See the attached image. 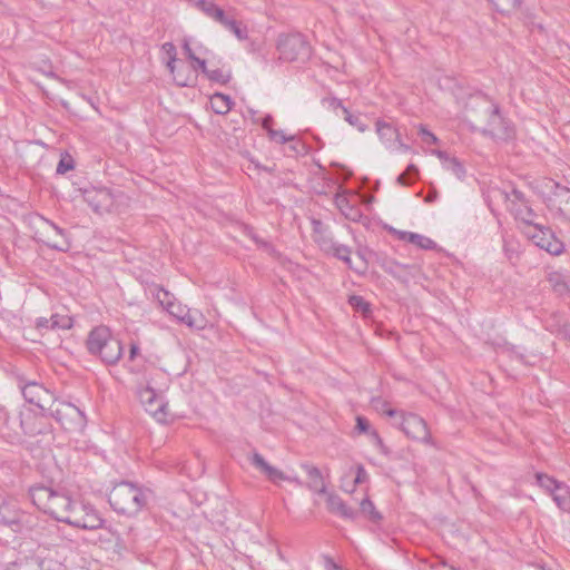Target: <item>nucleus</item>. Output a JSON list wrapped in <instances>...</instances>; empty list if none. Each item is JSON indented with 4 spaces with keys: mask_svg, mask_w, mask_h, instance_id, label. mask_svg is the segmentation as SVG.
Masks as SVG:
<instances>
[{
    "mask_svg": "<svg viewBox=\"0 0 570 570\" xmlns=\"http://www.w3.org/2000/svg\"><path fill=\"white\" fill-rule=\"evenodd\" d=\"M548 282L550 283L553 291L559 295H563L569 292V286L564 281L563 275L560 273L554 272L549 274Z\"/></svg>",
    "mask_w": 570,
    "mask_h": 570,
    "instance_id": "c756f323",
    "label": "nucleus"
},
{
    "mask_svg": "<svg viewBox=\"0 0 570 570\" xmlns=\"http://www.w3.org/2000/svg\"><path fill=\"white\" fill-rule=\"evenodd\" d=\"M234 12L233 10L225 11L224 9H220L218 12H216L214 21L226 28V26L230 22V20L234 18L232 14Z\"/></svg>",
    "mask_w": 570,
    "mask_h": 570,
    "instance_id": "49530a36",
    "label": "nucleus"
},
{
    "mask_svg": "<svg viewBox=\"0 0 570 570\" xmlns=\"http://www.w3.org/2000/svg\"><path fill=\"white\" fill-rule=\"evenodd\" d=\"M234 105L232 98L227 95L216 92L210 97V106L215 114L226 115Z\"/></svg>",
    "mask_w": 570,
    "mask_h": 570,
    "instance_id": "b1692460",
    "label": "nucleus"
},
{
    "mask_svg": "<svg viewBox=\"0 0 570 570\" xmlns=\"http://www.w3.org/2000/svg\"><path fill=\"white\" fill-rule=\"evenodd\" d=\"M139 355V347L137 344L130 345L129 356H128V363H134L136 358Z\"/></svg>",
    "mask_w": 570,
    "mask_h": 570,
    "instance_id": "13d9d810",
    "label": "nucleus"
},
{
    "mask_svg": "<svg viewBox=\"0 0 570 570\" xmlns=\"http://www.w3.org/2000/svg\"><path fill=\"white\" fill-rule=\"evenodd\" d=\"M78 502L65 490H55L45 513L59 522L70 521V514Z\"/></svg>",
    "mask_w": 570,
    "mask_h": 570,
    "instance_id": "1a4fd4ad",
    "label": "nucleus"
},
{
    "mask_svg": "<svg viewBox=\"0 0 570 570\" xmlns=\"http://www.w3.org/2000/svg\"><path fill=\"white\" fill-rule=\"evenodd\" d=\"M432 154L435 155L443 165V168L451 171L459 179H463L465 176L464 165L456 158L450 156L446 151L434 149Z\"/></svg>",
    "mask_w": 570,
    "mask_h": 570,
    "instance_id": "dca6fc26",
    "label": "nucleus"
},
{
    "mask_svg": "<svg viewBox=\"0 0 570 570\" xmlns=\"http://www.w3.org/2000/svg\"><path fill=\"white\" fill-rule=\"evenodd\" d=\"M556 504L564 512H570V487L560 482L552 492Z\"/></svg>",
    "mask_w": 570,
    "mask_h": 570,
    "instance_id": "4be33fe9",
    "label": "nucleus"
},
{
    "mask_svg": "<svg viewBox=\"0 0 570 570\" xmlns=\"http://www.w3.org/2000/svg\"><path fill=\"white\" fill-rule=\"evenodd\" d=\"M401 430L406 436L433 445V440L428 429L426 422L414 413L402 415Z\"/></svg>",
    "mask_w": 570,
    "mask_h": 570,
    "instance_id": "9d476101",
    "label": "nucleus"
},
{
    "mask_svg": "<svg viewBox=\"0 0 570 570\" xmlns=\"http://www.w3.org/2000/svg\"><path fill=\"white\" fill-rule=\"evenodd\" d=\"M391 232L396 235V237L400 240H404L406 243L413 244L422 249H434L436 247V244L431 238L423 236L421 234L406 232V230H399L395 228H391Z\"/></svg>",
    "mask_w": 570,
    "mask_h": 570,
    "instance_id": "2eb2a0df",
    "label": "nucleus"
},
{
    "mask_svg": "<svg viewBox=\"0 0 570 570\" xmlns=\"http://www.w3.org/2000/svg\"><path fill=\"white\" fill-rule=\"evenodd\" d=\"M183 50L190 61L197 60V57L194 53L193 49L190 48L188 40H184Z\"/></svg>",
    "mask_w": 570,
    "mask_h": 570,
    "instance_id": "4d7b16f0",
    "label": "nucleus"
},
{
    "mask_svg": "<svg viewBox=\"0 0 570 570\" xmlns=\"http://www.w3.org/2000/svg\"><path fill=\"white\" fill-rule=\"evenodd\" d=\"M149 293L164 309H167L175 302L174 295L158 285L150 286Z\"/></svg>",
    "mask_w": 570,
    "mask_h": 570,
    "instance_id": "a878e982",
    "label": "nucleus"
},
{
    "mask_svg": "<svg viewBox=\"0 0 570 570\" xmlns=\"http://www.w3.org/2000/svg\"><path fill=\"white\" fill-rule=\"evenodd\" d=\"M105 520L99 512L90 504L78 502L70 514V524L83 530H97L104 527Z\"/></svg>",
    "mask_w": 570,
    "mask_h": 570,
    "instance_id": "0eeeda50",
    "label": "nucleus"
},
{
    "mask_svg": "<svg viewBox=\"0 0 570 570\" xmlns=\"http://www.w3.org/2000/svg\"><path fill=\"white\" fill-rule=\"evenodd\" d=\"M351 253L352 252L348 246L333 242L332 248L326 254H331L337 259L343 261L348 266V268L360 271L357 267L352 265Z\"/></svg>",
    "mask_w": 570,
    "mask_h": 570,
    "instance_id": "393cba45",
    "label": "nucleus"
},
{
    "mask_svg": "<svg viewBox=\"0 0 570 570\" xmlns=\"http://www.w3.org/2000/svg\"><path fill=\"white\" fill-rule=\"evenodd\" d=\"M180 322L189 327L202 328V325L198 324L197 318L190 313L189 309H187L186 313L181 316Z\"/></svg>",
    "mask_w": 570,
    "mask_h": 570,
    "instance_id": "8fccbe9b",
    "label": "nucleus"
},
{
    "mask_svg": "<svg viewBox=\"0 0 570 570\" xmlns=\"http://www.w3.org/2000/svg\"><path fill=\"white\" fill-rule=\"evenodd\" d=\"M348 304L355 312L361 313L364 317L371 314V305L362 296L351 295L348 297Z\"/></svg>",
    "mask_w": 570,
    "mask_h": 570,
    "instance_id": "c85d7f7f",
    "label": "nucleus"
},
{
    "mask_svg": "<svg viewBox=\"0 0 570 570\" xmlns=\"http://www.w3.org/2000/svg\"><path fill=\"white\" fill-rule=\"evenodd\" d=\"M323 229H324L323 223L321 220L314 219L313 220V232H314L313 237L316 236L317 234L324 232Z\"/></svg>",
    "mask_w": 570,
    "mask_h": 570,
    "instance_id": "e2e57ef3",
    "label": "nucleus"
},
{
    "mask_svg": "<svg viewBox=\"0 0 570 570\" xmlns=\"http://www.w3.org/2000/svg\"><path fill=\"white\" fill-rule=\"evenodd\" d=\"M207 78L210 81L218 82L220 85H225L230 80L232 75L229 71L226 72L223 69H210L207 72Z\"/></svg>",
    "mask_w": 570,
    "mask_h": 570,
    "instance_id": "f704fd0d",
    "label": "nucleus"
},
{
    "mask_svg": "<svg viewBox=\"0 0 570 570\" xmlns=\"http://www.w3.org/2000/svg\"><path fill=\"white\" fill-rule=\"evenodd\" d=\"M88 352L98 357L106 365H115L124 353L120 340L115 337L111 331L104 325L92 328L86 340Z\"/></svg>",
    "mask_w": 570,
    "mask_h": 570,
    "instance_id": "7ed1b4c3",
    "label": "nucleus"
},
{
    "mask_svg": "<svg viewBox=\"0 0 570 570\" xmlns=\"http://www.w3.org/2000/svg\"><path fill=\"white\" fill-rule=\"evenodd\" d=\"M277 50L282 60L305 62L312 56V48L302 33L281 35L277 40Z\"/></svg>",
    "mask_w": 570,
    "mask_h": 570,
    "instance_id": "20e7f679",
    "label": "nucleus"
},
{
    "mask_svg": "<svg viewBox=\"0 0 570 570\" xmlns=\"http://www.w3.org/2000/svg\"><path fill=\"white\" fill-rule=\"evenodd\" d=\"M71 327V320L66 316H61L59 314L51 315V324L50 328H62L67 330Z\"/></svg>",
    "mask_w": 570,
    "mask_h": 570,
    "instance_id": "a19ab883",
    "label": "nucleus"
},
{
    "mask_svg": "<svg viewBox=\"0 0 570 570\" xmlns=\"http://www.w3.org/2000/svg\"><path fill=\"white\" fill-rule=\"evenodd\" d=\"M220 9H222V8L217 6V7H216V8H214L210 12H208L206 16H207L208 18H210L212 20H214V19H215V16H216V12H218Z\"/></svg>",
    "mask_w": 570,
    "mask_h": 570,
    "instance_id": "338daca9",
    "label": "nucleus"
},
{
    "mask_svg": "<svg viewBox=\"0 0 570 570\" xmlns=\"http://www.w3.org/2000/svg\"><path fill=\"white\" fill-rule=\"evenodd\" d=\"M344 119L353 127L357 128L358 131L364 132L366 130V125L363 124L360 115H354L348 111L347 108H343Z\"/></svg>",
    "mask_w": 570,
    "mask_h": 570,
    "instance_id": "e433bc0d",
    "label": "nucleus"
},
{
    "mask_svg": "<svg viewBox=\"0 0 570 570\" xmlns=\"http://www.w3.org/2000/svg\"><path fill=\"white\" fill-rule=\"evenodd\" d=\"M435 199H436V193H435V191H433V193H430V194L426 196L425 202H428V203H432V202H434Z\"/></svg>",
    "mask_w": 570,
    "mask_h": 570,
    "instance_id": "774afa93",
    "label": "nucleus"
},
{
    "mask_svg": "<svg viewBox=\"0 0 570 570\" xmlns=\"http://www.w3.org/2000/svg\"><path fill=\"white\" fill-rule=\"evenodd\" d=\"M18 383L24 400L42 407L41 400L47 394V390L36 381H26L23 377H19Z\"/></svg>",
    "mask_w": 570,
    "mask_h": 570,
    "instance_id": "4468645a",
    "label": "nucleus"
},
{
    "mask_svg": "<svg viewBox=\"0 0 570 570\" xmlns=\"http://www.w3.org/2000/svg\"><path fill=\"white\" fill-rule=\"evenodd\" d=\"M419 135L425 144L432 145L438 142V138L425 126L420 125Z\"/></svg>",
    "mask_w": 570,
    "mask_h": 570,
    "instance_id": "de8ad7c7",
    "label": "nucleus"
},
{
    "mask_svg": "<svg viewBox=\"0 0 570 570\" xmlns=\"http://www.w3.org/2000/svg\"><path fill=\"white\" fill-rule=\"evenodd\" d=\"M171 316L176 317L178 321L181 320V316L186 313V308L183 307L180 304L173 303L171 306H169L166 309Z\"/></svg>",
    "mask_w": 570,
    "mask_h": 570,
    "instance_id": "3c124183",
    "label": "nucleus"
},
{
    "mask_svg": "<svg viewBox=\"0 0 570 570\" xmlns=\"http://www.w3.org/2000/svg\"><path fill=\"white\" fill-rule=\"evenodd\" d=\"M302 469L306 472L309 479L307 488L317 493H325L326 487L321 470L308 463H303Z\"/></svg>",
    "mask_w": 570,
    "mask_h": 570,
    "instance_id": "aec40b11",
    "label": "nucleus"
},
{
    "mask_svg": "<svg viewBox=\"0 0 570 570\" xmlns=\"http://www.w3.org/2000/svg\"><path fill=\"white\" fill-rule=\"evenodd\" d=\"M196 6L199 10H202L205 14L210 12L214 8L217 7L214 0H195Z\"/></svg>",
    "mask_w": 570,
    "mask_h": 570,
    "instance_id": "603ef678",
    "label": "nucleus"
},
{
    "mask_svg": "<svg viewBox=\"0 0 570 570\" xmlns=\"http://www.w3.org/2000/svg\"><path fill=\"white\" fill-rule=\"evenodd\" d=\"M50 324H51V317L50 318L39 317L37 320V327H39V328H50Z\"/></svg>",
    "mask_w": 570,
    "mask_h": 570,
    "instance_id": "052dcab7",
    "label": "nucleus"
},
{
    "mask_svg": "<svg viewBox=\"0 0 570 570\" xmlns=\"http://www.w3.org/2000/svg\"><path fill=\"white\" fill-rule=\"evenodd\" d=\"M556 202L558 204V212L562 217L570 215V190L567 187H561L556 184Z\"/></svg>",
    "mask_w": 570,
    "mask_h": 570,
    "instance_id": "5701e85b",
    "label": "nucleus"
},
{
    "mask_svg": "<svg viewBox=\"0 0 570 570\" xmlns=\"http://www.w3.org/2000/svg\"><path fill=\"white\" fill-rule=\"evenodd\" d=\"M314 240L324 253H327L332 248V244L334 242V239L326 235L324 232L314 236Z\"/></svg>",
    "mask_w": 570,
    "mask_h": 570,
    "instance_id": "79ce46f5",
    "label": "nucleus"
},
{
    "mask_svg": "<svg viewBox=\"0 0 570 570\" xmlns=\"http://www.w3.org/2000/svg\"><path fill=\"white\" fill-rule=\"evenodd\" d=\"M294 141L295 144L291 145L289 148L295 153H299V147H303V145L296 139Z\"/></svg>",
    "mask_w": 570,
    "mask_h": 570,
    "instance_id": "69168bd1",
    "label": "nucleus"
},
{
    "mask_svg": "<svg viewBox=\"0 0 570 570\" xmlns=\"http://www.w3.org/2000/svg\"><path fill=\"white\" fill-rule=\"evenodd\" d=\"M375 127L376 132L385 147L393 148L396 141H399V130L392 124L380 119L376 121Z\"/></svg>",
    "mask_w": 570,
    "mask_h": 570,
    "instance_id": "f3484780",
    "label": "nucleus"
},
{
    "mask_svg": "<svg viewBox=\"0 0 570 570\" xmlns=\"http://www.w3.org/2000/svg\"><path fill=\"white\" fill-rule=\"evenodd\" d=\"M147 490L129 481L115 484L108 495L112 510L127 517L138 514L147 505Z\"/></svg>",
    "mask_w": 570,
    "mask_h": 570,
    "instance_id": "f03ea898",
    "label": "nucleus"
},
{
    "mask_svg": "<svg viewBox=\"0 0 570 570\" xmlns=\"http://www.w3.org/2000/svg\"><path fill=\"white\" fill-rule=\"evenodd\" d=\"M360 510L364 515L368 517L372 522H379L382 520V514L375 509L373 502L368 498L361 501Z\"/></svg>",
    "mask_w": 570,
    "mask_h": 570,
    "instance_id": "2f4dec72",
    "label": "nucleus"
},
{
    "mask_svg": "<svg viewBox=\"0 0 570 570\" xmlns=\"http://www.w3.org/2000/svg\"><path fill=\"white\" fill-rule=\"evenodd\" d=\"M37 570H66V567L56 558L47 556H37Z\"/></svg>",
    "mask_w": 570,
    "mask_h": 570,
    "instance_id": "bb28decb",
    "label": "nucleus"
},
{
    "mask_svg": "<svg viewBox=\"0 0 570 570\" xmlns=\"http://www.w3.org/2000/svg\"><path fill=\"white\" fill-rule=\"evenodd\" d=\"M139 399L145 406L146 412L156 417L159 422H164L167 416V403L163 396L153 387L147 386L139 393Z\"/></svg>",
    "mask_w": 570,
    "mask_h": 570,
    "instance_id": "f8f14e48",
    "label": "nucleus"
},
{
    "mask_svg": "<svg viewBox=\"0 0 570 570\" xmlns=\"http://www.w3.org/2000/svg\"><path fill=\"white\" fill-rule=\"evenodd\" d=\"M248 460L256 470L264 474L268 481L274 484H278L281 481H289L296 483L297 485H303V482L297 476L286 475L283 471L271 465L258 452H253Z\"/></svg>",
    "mask_w": 570,
    "mask_h": 570,
    "instance_id": "9b49d317",
    "label": "nucleus"
},
{
    "mask_svg": "<svg viewBox=\"0 0 570 570\" xmlns=\"http://www.w3.org/2000/svg\"><path fill=\"white\" fill-rule=\"evenodd\" d=\"M225 29L233 32L238 40H246L248 38V30L246 26L237 21L235 17L230 20Z\"/></svg>",
    "mask_w": 570,
    "mask_h": 570,
    "instance_id": "72a5a7b5",
    "label": "nucleus"
},
{
    "mask_svg": "<svg viewBox=\"0 0 570 570\" xmlns=\"http://www.w3.org/2000/svg\"><path fill=\"white\" fill-rule=\"evenodd\" d=\"M51 416L66 431H81L87 422L85 413L68 402H59L52 406Z\"/></svg>",
    "mask_w": 570,
    "mask_h": 570,
    "instance_id": "39448f33",
    "label": "nucleus"
},
{
    "mask_svg": "<svg viewBox=\"0 0 570 570\" xmlns=\"http://www.w3.org/2000/svg\"><path fill=\"white\" fill-rule=\"evenodd\" d=\"M419 176V169L415 165L413 164H410L405 171H403L402 174H400L396 178V181L400 184V185H403V186H409L411 185L412 183L415 181L416 177Z\"/></svg>",
    "mask_w": 570,
    "mask_h": 570,
    "instance_id": "473e14b6",
    "label": "nucleus"
},
{
    "mask_svg": "<svg viewBox=\"0 0 570 570\" xmlns=\"http://www.w3.org/2000/svg\"><path fill=\"white\" fill-rule=\"evenodd\" d=\"M163 49L165 50V52L169 57V60L167 62V68L169 69V71L171 73H174L176 55H177L176 47L171 42H166V43L163 45Z\"/></svg>",
    "mask_w": 570,
    "mask_h": 570,
    "instance_id": "37998d69",
    "label": "nucleus"
},
{
    "mask_svg": "<svg viewBox=\"0 0 570 570\" xmlns=\"http://www.w3.org/2000/svg\"><path fill=\"white\" fill-rule=\"evenodd\" d=\"M468 117L478 120V114H482L487 121L480 128L474 127L482 135L490 136L495 140L508 141L514 137V127L505 119L500 107L483 94H476L470 97L466 104Z\"/></svg>",
    "mask_w": 570,
    "mask_h": 570,
    "instance_id": "f257e3e1",
    "label": "nucleus"
},
{
    "mask_svg": "<svg viewBox=\"0 0 570 570\" xmlns=\"http://www.w3.org/2000/svg\"><path fill=\"white\" fill-rule=\"evenodd\" d=\"M367 476H368V475H367V472H366V470L364 469V466H363V465H361V464H360V465H357V468H356V475H355V480H354V482H355L356 484L364 483V482L366 481Z\"/></svg>",
    "mask_w": 570,
    "mask_h": 570,
    "instance_id": "5fc2aeb1",
    "label": "nucleus"
},
{
    "mask_svg": "<svg viewBox=\"0 0 570 570\" xmlns=\"http://www.w3.org/2000/svg\"><path fill=\"white\" fill-rule=\"evenodd\" d=\"M533 227V232L527 235L535 246L544 249L551 255H560L564 250V244L554 235L550 227H544L540 224L533 223L529 225Z\"/></svg>",
    "mask_w": 570,
    "mask_h": 570,
    "instance_id": "6e6552de",
    "label": "nucleus"
},
{
    "mask_svg": "<svg viewBox=\"0 0 570 570\" xmlns=\"http://www.w3.org/2000/svg\"><path fill=\"white\" fill-rule=\"evenodd\" d=\"M370 436L374 443V445L379 449V451L384 454V455H389L390 454V450L389 448L384 444L382 438L380 436L379 432L376 430H372L370 432Z\"/></svg>",
    "mask_w": 570,
    "mask_h": 570,
    "instance_id": "a18cd8bd",
    "label": "nucleus"
},
{
    "mask_svg": "<svg viewBox=\"0 0 570 570\" xmlns=\"http://www.w3.org/2000/svg\"><path fill=\"white\" fill-rule=\"evenodd\" d=\"M498 12L510 13L513 10L519 9L521 0H488Z\"/></svg>",
    "mask_w": 570,
    "mask_h": 570,
    "instance_id": "7c9ffc66",
    "label": "nucleus"
},
{
    "mask_svg": "<svg viewBox=\"0 0 570 570\" xmlns=\"http://www.w3.org/2000/svg\"><path fill=\"white\" fill-rule=\"evenodd\" d=\"M55 489L46 485H35L29 490V495L32 503L39 509L46 512L50 499L52 497Z\"/></svg>",
    "mask_w": 570,
    "mask_h": 570,
    "instance_id": "a211bd4d",
    "label": "nucleus"
},
{
    "mask_svg": "<svg viewBox=\"0 0 570 570\" xmlns=\"http://www.w3.org/2000/svg\"><path fill=\"white\" fill-rule=\"evenodd\" d=\"M335 204L341 210V213L347 218L353 222H358V219L362 217V214L357 207L352 205L344 194H336L335 196Z\"/></svg>",
    "mask_w": 570,
    "mask_h": 570,
    "instance_id": "412c9836",
    "label": "nucleus"
},
{
    "mask_svg": "<svg viewBox=\"0 0 570 570\" xmlns=\"http://www.w3.org/2000/svg\"><path fill=\"white\" fill-rule=\"evenodd\" d=\"M538 484L546 489L550 494H552L556 487L560 483L556 479L544 474V473H537L535 474Z\"/></svg>",
    "mask_w": 570,
    "mask_h": 570,
    "instance_id": "c9c22d12",
    "label": "nucleus"
},
{
    "mask_svg": "<svg viewBox=\"0 0 570 570\" xmlns=\"http://www.w3.org/2000/svg\"><path fill=\"white\" fill-rule=\"evenodd\" d=\"M273 117L271 115H266L263 119H262V127L267 131V134L269 132V129H273L272 125H273Z\"/></svg>",
    "mask_w": 570,
    "mask_h": 570,
    "instance_id": "bf43d9fd",
    "label": "nucleus"
},
{
    "mask_svg": "<svg viewBox=\"0 0 570 570\" xmlns=\"http://www.w3.org/2000/svg\"><path fill=\"white\" fill-rule=\"evenodd\" d=\"M249 237L255 242V244L263 248L264 250H266L268 254L271 255H275L276 254V250L274 248V246L267 242V240H264L262 238H259L254 232H249L248 233Z\"/></svg>",
    "mask_w": 570,
    "mask_h": 570,
    "instance_id": "c03bdc74",
    "label": "nucleus"
},
{
    "mask_svg": "<svg viewBox=\"0 0 570 570\" xmlns=\"http://www.w3.org/2000/svg\"><path fill=\"white\" fill-rule=\"evenodd\" d=\"M326 504L332 513H336L344 519H355L357 512L348 507L337 494H328Z\"/></svg>",
    "mask_w": 570,
    "mask_h": 570,
    "instance_id": "6ab92c4d",
    "label": "nucleus"
},
{
    "mask_svg": "<svg viewBox=\"0 0 570 570\" xmlns=\"http://www.w3.org/2000/svg\"><path fill=\"white\" fill-rule=\"evenodd\" d=\"M323 105H327L333 111L341 110L343 112V108H345L342 104V100L336 97H328L322 100Z\"/></svg>",
    "mask_w": 570,
    "mask_h": 570,
    "instance_id": "09e8293b",
    "label": "nucleus"
},
{
    "mask_svg": "<svg viewBox=\"0 0 570 570\" xmlns=\"http://www.w3.org/2000/svg\"><path fill=\"white\" fill-rule=\"evenodd\" d=\"M45 244L48 247L59 250V252H68L70 248V242L66 237H60L59 239L58 238H55V239L48 238L47 240H45Z\"/></svg>",
    "mask_w": 570,
    "mask_h": 570,
    "instance_id": "58836bf2",
    "label": "nucleus"
},
{
    "mask_svg": "<svg viewBox=\"0 0 570 570\" xmlns=\"http://www.w3.org/2000/svg\"><path fill=\"white\" fill-rule=\"evenodd\" d=\"M324 561L326 570H341V568L334 562L333 559L326 557Z\"/></svg>",
    "mask_w": 570,
    "mask_h": 570,
    "instance_id": "680f3d73",
    "label": "nucleus"
},
{
    "mask_svg": "<svg viewBox=\"0 0 570 570\" xmlns=\"http://www.w3.org/2000/svg\"><path fill=\"white\" fill-rule=\"evenodd\" d=\"M47 224L55 230L56 235H58L59 237H66L65 230L62 228H60L59 226L49 220H47Z\"/></svg>",
    "mask_w": 570,
    "mask_h": 570,
    "instance_id": "0e129e2a",
    "label": "nucleus"
},
{
    "mask_svg": "<svg viewBox=\"0 0 570 570\" xmlns=\"http://www.w3.org/2000/svg\"><path fill=\"white\" fill-rule=\"evenodd\" d=\"M268 138L277 144L294 142L295 136H287L283 130L269 129Z\"/></svg>",
    "mask_w": 570,
    "mask_h": 570,
    "instance_id": "ea45409f",
    "label": "nucleus"
},
{
    "mask_svg": "<svg viewBox=\"0 0 570 570\" xmlns=\"http://www.w3.org/2000/svg\"><path fill=\"white\" fill-rule=\"evenodd\" d=\"M502 196L504 202L508 204L509 212L515 219L528 226L533 225L537 214L531 207L529 199L521 190L512 188L510 193L502 191Z\"/></svg>",
    "mask_w": 570,
    "mask_h": 570,
    "instance_id": "423d86ee",
    "label": "nucleus"
},
{
    "mask_svg": "<svg viewBox=\"0 0 570 570\" xmlns=\"http://www.w3.org/2000/svg\"><path fill=\"white\" fill-rule=\"evenodd\" d=\"M173 78L177 86L179 87H193L196 83L197 76L191 70H186V75L184 70L179 69L176 71V67L174 68Z\"/></svg>",
    "mask_w": 570,
    "mask_h": 570,
    "instance_id": "cd10ccee",
    "label": "nucleus"
},
{
    "mask_svg": "<svg viewBox=\"0 0 570 570\" xmlns=\"http://www.w3.org/2000/svg\"><path fill=\"white\" fill-rule=\"evenodd\" d=\"M73 168H75V160L69 154L66 153L60 158V160L57 165V168H56V173L59 175H63V174L72 170Z\"/></svg>",
    "mask_w": 570,
    "mask_h": 570,
    "instance_id": "4c0bfd02",
    "label": "nucleus"
},
{
    "mask_svg": "<svg viewBox=\"0 0 570 570\" xmlns=\"http://www.w3.org/2000/svg\"><path fill=\"white\" fill-rule=\"evenodd\" d=\"M193 62H195V66H193V72L196 71L197 69H200V71L207 76V72L210 70L207 68L206 66V61L204 59H200L197 57V60H194Z\"/></svg>",
    "mask_w": 570,
    "mask_h": 570,
    "instance_id": "6e6d98bb",
    "label": "nucleus"
},
{
    "mask_svg": "<svg viewBox=\"0 0 570 570\" xmlns=\"http://www.w3.org/2000/svg\"><path fill=\"white\" fill-rule=\"evenodd\" d=\"M355 429L360 432V433H370L371 430H370V423L367 421L366 417L364 416H361L358 415L356 417V426Z\"/></svg>",
    "mask_w": 570,
    "mask_h": 570,
    "instance_id": "864d4df0",
    "label": "nucleus"
},
{
    "mask_svg": "<svg viewBox=\"0 0 570 570\" xmlns=\"http://www.w3.org/2000/svg\"><path fill=\"white\" fill-rule=\"evenodd\" d=\"M83 198L96 213L107 212L114 205L112 195L106 188L85 189Z\"/></svg>",
    "mask_w": 570,
    "mask_h": 570,
    "instance_id": "ddd939ff",
    "label": "nucleus"
}]
</instances>
